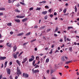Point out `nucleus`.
<instances>
[{
	"label": "nucleus",
	"mask_w": 79,
	"mask_h": 79,
	"mask_svg": "<svg viewBox=\"0 0 79 79\" xmlns=\"http://www.w3.org/2000/svg\"><path fill=\"white\" fill-rule=\"evenodd\" d=\"M14 58H15V59H16L17 58V55L15 54L14 55Z\"/></svg>",
	"instance_id": "nucleus-28"
},
{
	"label": "nucleus",
	"mask_w": 79,
	"mask_h": 79,
	"mask_svg": "<svg viewBox=\"0 0 79 79\" xmlns=\"http://www.w3.org/2000/svg\"><path fill=\"white\" fill-rule=\"evenodd\" d=\"M54 36L56 37H57L58 36L56 34H54Z\"/></svg>",
	"instance_id": "nucleus-47"
},
{
	"label": "nucleus",
	"mask_w": 79,
	"mask_h": 79,
	"mask_svg": "<svg viewBox=\"0 0 79 79\" xmlns=\"http://www.w3.org/2000/svg\"><path fill=\"white\" fill-rule=\"evenodd\" d=\"M47 72L49 74V70H47Z\"/></svg>",
	"instance_id": "nucleus-59"
},
{
	"label": "nucleus",
	"mask_w": 79,
	"mask_h": 79,
	"mask_svg": "<svg viewBox=\"0 0 79 79\" xmlns=\"http://www.w3.org/2000/svg\"><path fill=\"white\" fill-rule=\"evenodd\" d=\"M39 71L38 70H35L34 71L35 73H39Z\"/></svg>",
	"instance_id": "nucleus-21"
},
{
	"label": "nucleus",
	"mask_w": 79,
	"mask_h": 79,
	"mask_svg": "<svg viewBox=\"0 0 79 79\" xmlns=\"http://www.w3.org/2000/svg\"><path fill=\"white\" fill-rule=\"evenodd\" d=\"M75 12H77V6H75Z\"/></svg>",
	"instance_id": "nucleus-26"
},
{
	"label": "nucleus",
	"mask_w": 79,
	"mask_h": 79,
	"mask_svg": "<svg viewBox=\"0 0 79 79\" xmlns=\"http://www.w3.org/2000/svg\"><path fill=\"white\" fill-rule=\"evenodd\" d=\"M47 12H48L47 11H44L42 12V14H43L44 15H46L47 14Z\"/></svg>",
	"instance_id": "nucleus-9"
},
{
	"label": "nucleus",
	"mask_w": 79,
	"mask_h": 79,
	"mask_svg": "<svg viewBox=\"0 0 79 79\" xmlns=\"http://www.w3.org/2000/svg\"><path fill=\"white\" fill-rule=\"evenodd\" d=\"M33 60H33L31 58L29 60V62H31V61H32Z\"/></svg>",
	"instance_id": "nucleus-32"
},
{
	"label": "nucleus",
	"mask_w": 79,
	"mask_h": 79,
	"mask_svg": "<svg viewBox=\"0 0 79 79\" xmlns=\"http://www.w3.org/2000/svg\"><path fill=\"white\" fill-rule=\"evenodd\" d=\"M67 11L66 9H65L63 10V12L64 13H65Z\"/></svg>",
	"instance_id": "nucleus-24"
},
{
	"label": "nucleus",
	"mask_w": 79,
	"mask_h": 79,
	"mask_svg": "<svg viewBox=\"0 0 79 79\" xmlns=\"http://www.w3.org/2000/svg\"><path fill=\"white\" fill-rule=\"evenodd\" d=\"M9 44V43H7L6 44V45L9 47H10L11 46V45L12 44H10L8 45Z\"/></svg>",
	"instance_id": "nucleus-12"
},
{
	"label": "nucleus",
	"mask_w": 79,
	"mask_h": 79,
	"mask_svg": "<svg viewBox=\"0 0 79 79\" xmlns=\"http://www.w3.org/2000/svg\"><path fill=\"white\" fill-rule=\"evenodd\" d=\"M72 62V61H67L66 62L65 64H69V63L71 62Z\"/></svg>",
	"instance_id": "nucleus-22"
},
{
	"label": "nucleus",
	"mask_w": 79,
	"mask_h": 79,
	"mask_svg": "<svg viewBox=\"0 0 79 79\" xmlns=\"http://www.w3.org/2000/svg\"><path fill=\"white\" fill-rule=\"evenodd\" d=\"M49 16H50L51 18H52L53 17V15H52V14H51V15H49Z\"/></svg>",
	"instance_id": "nucleus-44"
},
{
	"label": "nucleus",
	"mask_w": 79,
	"mask_h": 79,
	"mask_svg": "<svg viewBox=\"0 0 79 79\" xmlns=\"http://www.w3.org/2000/svg\"><path fill=\"white\" fill-rule=\"evenodd\" d=\"M17 49L16 46L15 45L14 47V52H15Z\"/></svg>",
	"instance_id": "nucleus-8"
},
{
	"label": "nucleus",
	"mask_w": 79,
	"mask_h": 79,
	"mask_svg": "<svg viewBox=\"0 0 79 79\" xmlns=\"http://www.w3.org/2000/svg\"><path fill=\"white\" fill-rule=\"evenodd\" d=\"M12 64V62L11 61V62H10V65H11V64Z\"/></svg>",
	"instance_id": "nucleus-62"
},
{
	"label": "nucleus",
	"mask_w": 79,
	"mask_h": 79,
	"mask_svg": "<svg viewBox=\"0 0 79 79\" xmlns=\"http://www.w3.org/2000/svg\"><path fill=\"white\" fill-rule=\"evenodd\" d=\"M5 8H0V10H5Z\"/></svg>",
	"instance_id": "nucleus-19"
},
{
	"label": "nucleus",
	"mask_w": 79,
	"mask_h": 79,
	"mask_svg": "<svg viewBox=\"0 0 79 79\" xmlns=\"http://www.w3.org/2000/svg\"><path fill=\"white\" fill-rule=\"evenodd\" d=\"M44 19H47V16H45V17H44Z\"/></svg>",
	"instance_id": "nucleus-63"
},
{
	"label": "nucleus",
	"mask_w": 79,
	"mask_h": 79,
	"mask_svg": "<svg viewBox=\"0 0 79 79\" xmlns=\"http://www.w3.org/2000/svg\"><path fill=\"white\" fill-rule=\"evenodd\" d=\"M7 61H6L5 63V66H6V65H7Z\"/></svg>",
	"instance_id": "nucleus-43"
},
{
	"label": "nucleus",
	"mask_w": 79,
	"mask_h": 79,
	"mask_svg": "<svg viewBox=\"0 0 79 79\" xmlns=\"http://www.w3.org/2000/svg\"><path fill=\"white\" fill-rule=\"evenodd\" d=\"M52 51H53V49H52L51 50V52H49V54H52L53 52Z\"/></svg>",
	"instance_id": "nucleus-34"
},
{
	"label": "nucleus",
	"mask_w": 79,
	"mask_h": 79,
	"mask_svg": "<svg viewBox=\"0 0 79 79\" xmlns=\"http://www.w3.org/2000/svg\"><path fill=\"white\" fill-rule=\"evenodd\" d=\"M30 10H33V7H31L29 9Z\"/></svg>",
	"instance_id": "nucleus-48"
},
{
	"label": "nucleus",
	"mask_w": 79,
	"mask_h": 79,
	"mask_svg": "<svg viewBox=\"0 0 79 79\" xmlns=\"http://www.w3.org/2000/svg\"><path fill=\"white\" fill-rule=\"evenodd\" d=\"M41 9V8L40 7H37V10H40Z\"/></svg>",
	"instance_id": "nucleus-40"
},
{
	"label": "nucleus",
	"mask_w": 79,
	"mask_h": 79,
	"mask_svg": "<svg viewBox=\"0 0 79 79\" xmlns=\"http://www.w3.org/2000/svg\"><path fill=\"white\" fill-rule=\"evenodd\" d=\"M58 30V27H56V28L55 30L54 31V32H57Z\"/></svg>",
	"instance_id": "nucleus-14"
},
{
	"label": "nucleus",
	"mask_w": 79,
	"mask_h": 79,
	"mask_svg": "<svg viewBox=\"0 0 79 79\" xmlns=\"http://www.w3.org/2000/svg\"><path fill=\"white\" fill-rule=\"evenodd\" d=\"M35 60H34L33 61V63H32L33 66H34V64H35Z\"/></svg>",
	"instance_id": "nucleus-27"
},
{
	"label": "nucleus",
	"mask_w": 79,
	"mask_h": 79,
	"mask_svg": "<svg viewBox=\"0 0 79 79\" xmlns=\"http://www.w3.org/2000/svg\"><path fill=\"white\" fill-rule=\"evenodd\" d=\"M18 78V76H15V79H17Z\"/></svg>",
	"instance_id": "nucleus-61"
},
{
	"label": "nucleus",
	"mask_w": 79,
	"mask_h": 79,
	"mask_svg": "<svg viewBox=\"0 0 79 79\" xmlns=\"http://www.w3.org/2000/svg\"><path fill=\"white\" fill-rule=\"evenodd\" d=\"M23 53V52H21V53H20L19 55V56H20Z\"/></svg>",
	"instance_id": "nucleus-45"
},
{
	"label": "nucleus",
	"mask_w": 79,
	"mask_h": 79,
	"mask_svg": "<svg viewBox=\"0 0 79 79\" xmlns=\"http://www.w3.org/2000/svg\"><path fill=\"white\" fill-rule=\"evenodd\" d=\"M20 4L22 5H25L24 3V2H20Z\"/></svg>",
	"instance_id": "nucleus-31"
},
{
	"label": "nucleus",
	"mask_w": 79,
	"mask_h": 79,
	"mask_svg": "<svg viewBox=\"0 0 79 79\" xmlns=\"http://www.w3.org/2000/svg\"><path fill=\"white\" fill-rule=\"evenodd\" d=\"M45 8L46 9H48L49 8V7L48 6H45Z\"/></svg>",
	"instance_id": "nucleus-38"
},
{
	"label": "nucleus",
	"mask_w": 79,
	"mask_h": 79,
	"mask_svg": "<svg viewBox=\"0 0 79 79\" xmlns=\"http://www.w3.org/2000/svg\"><path fill=\"white\" fill-rule=\"evenodd\" d=\"M29 74L27 73H23V77L24 78H27L29 77Z\"/></svg>",
	"instance_id": "nucleus-2"
},
{
	"label": "nucleus",
	"mask_w": 79,
	"mask_h": 79,
	"mask_svg": "<svg viewBox=\"0 0 79 79\" xmlns=\"http://www.w3.org/2000/svg\"><path fill=\"white\" fill-rule=\"evenodd\" d=\"M69 13H67V14H65L64 15L67 16V15H69Z\"/></svg>",
	"instance_id": "nucleus-55"
},
{
	"label": "nucleus",
	"mask_w": 79,
	"mask_h": 79,
	"mask_svg": "<svg viewBox=\"0 0 79 79\" xmlns=\"http://www.w3.org/2000/svg\"><path fill=\"white\" fill-rule=\"evenodd\" d=\"M45 27V26H44L43 27H42L41 28L43 29Z\"/></svg>",
	"instance_id": "nucleus-64"
},
{
	"label": "nucleus",
	"mask_w": 79,
	"mask_h": 79,
	"mask_svg": "<svg viewBox=\"0 0 79 79\" xmlns=\"http://www.w3.org/2000/svg\"><path fill=\"white\" fill-rule=\"evenodd\" d=\"M54 15H55V16H56V15H57V13H56V12H54Z\"/></svg>",
	"instance_id": "nucleus-53"
},
{
	"label": "nucleus",
	"mask_w": 79,
	"mask_h": 79,
	"mask_svg": "<svg viewBox=\"0 0 79 79\" xmlns=\"http://www.w3.org/2000/svg\"><path fill=\"white\" fill-rule=\"evenodd\" d=\"M61 59V60L62 62H64L65 61L64 56H62Z\"/></svg>",
	"instance_id": "nucleus-4"
},
{
	"label": "nucleus",
	"mask_w": 79,
	"mask_h": 79,
	"mask_svg": "<svg viewBox=\"0 0 79 79\" xmlns=\"http://www.w3.org/2000/svg\"><path fill=\"white\" fill-rule=\"evenodd\" d=\"M73 27H68L67 28V30H69V29L72 28Z\"/></svg>",
	"instance_id": "nucleus-23"
},
{
	"label": "nucleus",
	"mask_w": 79,
	"mask_h": 79,
	"mask_svg": "<svg viewBox=\"0 0 79 79\" xmlns=\"http://www.w3.org/2000/svg\"><path fill=\"white\" fill-rule=\"evenodd\" d=\"M54 72V71L53 70H51V74H52Z\"/></svg>",
	"instance_id": "nucleus-49"
},
{
	"label": "nucleus",
	"mask_w": 79,
	"mask_h": 79,
	"mask_svg": "<svg viewBox=\"0 0 79 79\" xmlns=\"http://www.w3.org/2000/svg\"><path fill=\"white\" fill-rule=\"evenodd\" d=\"M72 14H72V17L71 18H72L73 17V16L74 15H75L74 14V12L73 11V12L72 13Z\"/></svg>",
	"instance_id": "nucleus-30"
},
{
	"label": "nucleus",
	"mask_w": 79,
	"mask_h": 79,
	"mask_svg": "<svg viewBox=\"0 0 79 79\" xmlns=\"http://www.w3.org/2000/svg\"><path fill=\"white\" fill-rule=\"evenodd\" d=\"M46 1H43L42 2H40L39 3L40 4H41V3L44 4V3H46Z\"/></svg>",
	"instance_id": "nucleus-15"
},
{
	"label": "nucleus",
	"mask_w": 79,
	"mask_h": 79,
	"mask_svg": "<svg viewBox=\"0 0 79 79\" xmlns=\"http://www.w3.org/2000/svg\"><path fill=\"white\" fill-rule=\"evenodd\" d=\"M67 41H70V40H69V38H67Z\"/></svg>",
	"instance_id": "nucleus-56"
},
{
	"label": "nucleus",
	"mask_w": 79,
	"mask_h": 79,
	"mask_svg": "<svg viewBox=\"0 0 79 79\" xmlns=\"http://www.w3.org/2000/svg\"><path fill=\"white\" fill-rule=\"evenodd\" d=\"M25 16H17L16 17L17 18H20V19H21V18H24L25 17Z\"/></svg>",
	"instance_id": "nucleus-6"
},
{
	"label": "nucleus",
	"mask_w": 79,
	"mask_h": 79,
	"mask_svg": "<svg viewBox=\"0 0 79 79\" xmlns=\"http://www.w3.org/2000/svg\"><path fill=\"white\" fill-rule=\"evenodd\" d=\"M6 57H0V60H4L5 59H6Z\"/></svg>",
	"instance_id": "nucleus-10"
},
{
	"label": "nucleus",
	"mask_w": 79,
	"mask_h": 79,
	"mask_svg": "<svg viewBox=\"0 0 79 79\" xmlns=\"http://www.w3.org/2000/svg\"><path fill=\"white\" fill-rule=\"evenodd\" d=\"M7 25L8 26H11V23H9L7 24Z\"/></svg>",
	"instance_id": "nucleus-33"
},
{
	"label": "nucleus",
	"mask_w": 79,
	"mask_h": 79,
	"mask_svg": "<svg viewBox=\"0 0 79 79\" xmlns=\"http://www.w3.org/2000/svg\"><path fill=\"white\" fill-rule=\"evenodd\" d=\"M64 47V44H63L62 46H60L61 48H62L63 47Z\"/></svg>",
	"instance_id": "nucleus-46"
},
{
	"label": "nucleus",
	"mask_w": 79,
	"mask_h": 79,
	"mask_svg": "<svg viewBox=\"0 0 79 79\" xmlns=\"http://www.w3.org/2000/svg\"><path fill=\"white\" fill-rule=\"evenodd\" d=\"M34 27L35 28H38V27L37 26H34Z\"/></svg>",
	"instance_id": "nucleus-54"
},
{
	"label": "nucleus",
	"mask_w": 79,
	"mask_h": 79,
	"mask_svg": "<svg viewBox=\"0 0 79 79\" xmlns=\"http://www.w3.org/2000/svg\"><path fill=\"white\" fill-rule=\"evenodd\" d=\"M17 74L21 75L22 74V72L20 71L19 68V67H17Z\"/></svg>",
	"instance_id": "nucleus-1"
},
{
	"label": "nucleus",
	"mask_w": 79,
	"mask_h": 79,
	"mask_svg": "<svg viewBox=\"0 0 79 79\" xmlns=\"http://www.w3.org/2000/svg\"><path fill=\"white\" fill-rule=\"evenodd\" d=\"M28 43V42H26V43H24L23 44V46L26 45Z\"/></svg>",
	"instance_id": "nucleus-35"
},
{
	"label": "nucleus",
	"mask_w": 79,
	"mask_h": 79,
	"mask_svg": "<svg viewBox=\"0 0 79 79\" xmlns=\"http://www.w3.org/2000/svg\"><path fill=\"white\" fill-rule=\"evenodd\" d=\"M36 59L37 60H39V57L38 56H36Z\"/></svg>",
	"instance_id": "nucleus-37"
},
{
	"label": "nucleus",
	"mask_w": 79,
	"mask_h": 79,
	"mask_svg": "<svg viewBox=\"0 0 79 79\" xmlns=\"http://www.w3.org/2000/svg\"><path fill=\"white\" fill-rule=\"evenodd\" d=\"M31 34V32H29L27 33L26 34V36H29V35H30Z\"/></svg>",
	"instance_id": "nucleus-18"
},
{
	"label": "nucleus",
	"mask_w": 79,
	"mask_h": 79,
	"mask_svg": "<svg viewBox=\"0 0 79 79\" xmlns=\"http://www.w3.org/2000/svg\"><path fill=\"white\" fill-rule=\"evenodd\" d=\"M15 12H17V13H19L20 12V11L18 9H15Z\"/></svg>",
	"instance_id": "nucleus-17"
},
{
	"label": "nucleus",
	"mask_w": 79,
	"mask_h": 79,
	"mask_svg": "<svg viewBox=\"0 0 79 79\" xmlns=\"http://www.w3.org/2000/svg\"><path fill=\"white\" fill-rule=\"evenodd\" d=\"M27 60V57L25 58L24 59H23V61L22 62V63L23 64V63H25L26 61Z\"/></svg>",
	"instance_id": "nucleus-5"
},
{
	"label": "nucleus",
	"mask_w": 79,
	"mask_h": 79,
	"mask_svg": "<svg viewBox=\"0 0 79 79\" xmlns=\"http://www.w3.org/2000/svg\"><path fill=\"white\" fill-rule=\"evenodd\" d=\"M69 51L70 52H72V48H69Z\"/></svg>",
	"instance_id": "nucleus-25"
},
{
	"label": "nucleus",
	"mask_w": 79,
	"mask_h": 79,
	"mask_svg": "<svg viewBox=\"0 0 79 79\" xmlns=\"http://www.w3.org/2000/svg\"><path fill=\"white\" fill-rule=\"evenodd\" d=\"M49 59L48 58L46 60V63H48V62H49Z\"/></svg>",
	"instance_id": "nucleus-29"
},
{
	"label": "nucleus",
	"mask_w": 79,
	"mask_h": 79,
	"mask_svg": "<svg viewBox=\"0 0 79 79\" xmlns=\"http://www.w3.org/2000/svg\"><path fill=\"white\" fill-rule=\"evenodd\" d=\"M3 42H4V40H0V43H2Z\"/></svg>",
	"instance_id": "nucleus-58"
},
{
	"label": "nucleus",
	"mask_w": 79,
	"mask_h": 79,
	"mask_svg": "<svg viewBox=\"0 0 79 79\" xmlns=\"http://www.w3.org/2000/svg\"><path fill=\"white\" fill-rule=\"evenodd\" d=\"M3 15V13H2V12H0V16L2 15Z\"/></svg>",
	"instance_id": "nucleus-52"
},
{
	"label": "nucleus",
	"mask_w": 79,
	"mask_h": 79,
	"mask_svg": "<svg viewBox=\"0 0 79 79\" xmlns=\"http://www.w3.org/2000/svg\"><path fill=\"white\" fill-rule=\"evenodd\" d=\"M19 52H16V54H15L16 55H19Z\"/></svg>",
	"instance_id": "nucleus-51"
},
{
	"label": "nucleus",
	"mask_w": 79,
	"mask_h": 79,
	"mask_svg": "<svg viewBox=\"0 0 79 79\" xmlns=\"http://www.w3.org/2000/svg\"><path fill=\"white\" fill-rule=\"evenodd\" d=\"M34 66H35V68H36L39 67V66H38V64H35L34 65Z\"/></svg>",
	"instance_id": "nucleus-7"
},
{
	"label": "nucleus",
	"mask_w": 79,
	"mask_h": 79,
	"mask_svg": "<svg viewBox=\"0 0 79 79\" xmlns=\"http://www.w3.org/2000/svg\"><path fill=\"white\" fill-rule=\"evenodd\" d=\"M28 19L27 18H25L24 19H22V21L23 22H25Z\"/></svg>",
	"instance_id": "nucleus-13"
},
{
	"label": "nucleus",
	"mask_w": 79,
	"mask_h": 79,
	"mask_svg": "<svg viewBox=\"0 0 79 79\" xmlns=\"http://www.w3.org/2000/svg\"><path fill=\"white\" fill-rule=\"evenodd\" d=\"M2 75H0V79H2Z\"/></svg>",
	"instance_id": "nucleus-60"
},
{
	"label": "nucleus",
	"mask_w": 79,
	"mask_h": 79,
	"mask_svg": "<svg viewBox=\"0 0 79 79\" xmlns=\"http://www.w3.org/2000/svg\"><path fill=\"white\" fill-rule=\"evenodd\" d=\"M7 71V73L8 74L10 75V69H6Z\"/></svg>",
	"instance_id": "nucleus-3"
},
{
	"label": "nucleus",
	"mask_w": 79,
	"mask_h": 79,
	"mask_svg": "<svg viewBox=\"0 0 79 79\" xmlns=\"http://www.w3.org/2000/svg\"><path fill=\"white\" fill-rule=\"evenodd\" d=\"M51 30V29H48L46 30V32H49V31H50Z\"/></svg>",
	"instance_id": "nucleus-41"
},
{
	"label": "nucleus",
	"mask_w": 79,
	"mask_h": 79,
	"mask_svg": "<svg viewBox=\"0 0 79 79\" xmlns=\"http://www.w3.org/2000/svg\"><path fill=\"white\" fill-rule=\"evenodd\" d=\"M59 12L60 13L61 11H62V10L61 9H59V10H58Z\"/></svg>",
	"instance_id": "nucleus-39"
},
{
	"label": "nucleus",
	"mask_w": 79,
	"mask_h": 79,
	"mask_svg": "<svg viewBox=\"0 0 79 79\" xmlns=\"http://www.w3.org/2000/svg\"><path fill=\"white\" fill-rule=\"evenodd\" d=\"M15 22H17V23L20 22V20L19 19H17V20L15 19Z\"/></svg>",
	"instance_id": "nucleus-20"
},
{
	"label": "nucleus",
	"mask_w": 79,
	"mask_h": 79,
	"mask_svg": "<svg viewBox=\"0 0 79 79\" xmlns=\"http://www.w3.org/2000/svg\"><path fill=\"white\" fill-rule=\"evenodd\" d=\"M17 62V64H19V66H20V61H19L18 60H17V61H16Z\"/></svg>",
	"instance_id": "nucleus-11"
},
{
	"label": "nucleus",
	"mask_w": 79,
	"mask_h": 79,
	"mask_svg": "<svg viewBox=\"0 0 79 79\" xmlns=\"http://www.w3.org/2000/svg\"><path fill=\"white\" fill-rule=\"evenodd\" d=\"M51 10H52V9H49V10H48V12H49V13H51Z\"/></svg>",
	"instance_id": "nucleus-50"
},
{
	"label": "nucleus",
	"mask_w": 79,
	"mask_h": 79,
	"mask_svg": "<svg viewBox=\"0 0 79 79\" xmlns=\"http://www.w3.org/2000/svg\"><path fill=\"white\" fill-rule=\"evenodd\" d=\"M23 34H24V33L22 32V33L19 34V35H18V36H22V35H23Z\"/></svg>",
	"instance_id": "nucleus-16"
},
{
	"label": "nucleus",
	"mask_w": 79,
	"mask_h": 79,
	"mask_svg": "<svg viewBox=\"0 0 79 79\" xmlns=\"http://www.w3.org/2000/svg\"><path fill=\"white\" fill-rule=\"evenodd\" d=\"M31 58H32L33 60H34V58H35V57H34V56H31Z\"/></svg>",
	"instance_id": "nucleus-36"
},
{
	"label": "nucleus",
	"mask_w": 79,
	"mask_h": 79,
	"mask_svg": "<svg viewBox=\"0 0 79 79\" xmlns=\"http://www.w3.org/2000/svg\"><path fill=\"white\" fill-rule=\"evenodd\" d=\"M20 6V4L19 3L17 5H16V6H17V7H19Z\"/></svg>",
	"instance_id": "nucleus-42"
},
{
	"label": "nucleus",
	"mask_w": 79,
	"mask_h": 79,
	"mask_svg": "<svg viewBox=\"0 0 79 79\" xmlns=\"http://www.w3.org/2000/svg\"><path fill=\"white\" fill-rule=\"evenodd\" d=\"M32 72L33 73H34V71H35V70H34V69H33L32 70Z\"/></svg>",
	"instance_id": "nucleus-57"
}]
</instances>
